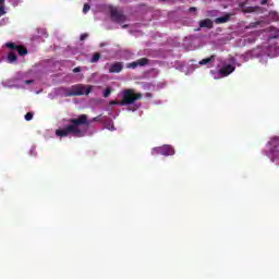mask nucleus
<instances>
[{"label":"nucleus","mask_w":279,"mask_h":279,"mask_svg":"<svg viewBox=\"0 0 279 279\" xmlns=\"http://www.w3.org/2000/svg\"><path fill=\"white\" fill-rule=\"evenodd\" d=\"M66 123H70L65 125L63 129H57L56 130V136H59L60 138H65L66 136H70L72 134L76 138H82L84 136V132L80 130V125H88V116L81 114L77 118L68 119Z\"/></svg>","instance_id":"obj_1"},{"label":"nucleus","mask_w":279,"mask_h":279,"mask_svg":"<svg viewBox=\"0 0 279 279\" xmlns=\"http://www.w3.org/2000/svg\"><path fill=\"white\" fill-rule=\"evenodd\" d=\"M253 58H278L279 56V47L276 45L266 46V47H257L252 50Z\"/></svg>","instance_id":"obj_2"},{"label":"nucleus","mask_w":279,"mask_h":279,"mask_svg":"<svg viewBox=\"0 0 279 279\" xmlns=\"http://www.w3.org/2000/svg\"><path fill=\"white\" fill-rule=\"evenodd\" d=\"M93 86L76 84L64 90V97H82V95H90Z\"/></svg>","instance_id":"obj_3"},{"label":"nucleus","mask_w":279,"mask_h":279,"mask_svg":"<svg viewBox=\"0 0 279 279\" xmlns=\"http://www.w3.org/2000/svg\"><path fill=\"white\" fill-rule=\"evenodd\" d=\"M140 99H143L142 93H135L134 89H124L121 106H132V104L138 101Z\"/></svg>","instance_id":"obj_4"},{"label":"nucleus","mask_w":279,"mask_h":279,"mask_svg":"<svg viewBox=\"0 0 279 279\" xmlns=\"http://www.w3.org/2000/svg\"><path fill=\"white\" fill-rule=\"evenodd\" d=\"M268 145L270 149L269 154L266 155L270 158L271 162H276V160H279V136L271 137Z\"/></svg>","instance_id":"obj_5"},{"label":"nucleus","mask_w":279,"mask_h":279,"mask_svg":"<svg viewBox=\"0 0 279 279\" xmlns=\"http://www.w3.org/2000/svg\"><path fill=\"white\" fill-rule=\"evenodd\" d=\"M160 154L161 156H174L175 149L171 145H163L160 147H155L151 150L153 156H158Z\"/></svg>","instance_id":"obj_6"},{"label":"nucleus","mask_w":279,"mask_h":279,"mask_svg":"<svg viewBox=\"0 0 279 279\" xmlns=\"http://www.w3.org/2000/svg\"><path fill=\"white\" fill-rule=\"evenodd\" d=\"M110 16L113 23H125V21H128V17L125 16V14H123V11L116 8L110 10Z\"/></svg>","instance_id":"obj_7"},{"label":"nucleus","mask_w":279,"mask_h":279,"mask_svg":"<svg viewBox=\"0 0 279 279\" xmlns=\"http://www.w3.org/2000/svg\"><path fill=\"white\" fill-rule=\"evenodd\" d=\"M7 48L14 50L19 53V56H27L28 51L27 48H25L24 46H17L14 43H7Z\"/></svg>","instance_id":"obj_8"},{"label":"nucleus","mask_w":279,"mask_h":279,"mask_svg":"<svg viewBox=\"0 0 279 279\" xmlns=\"http://www.w3.org/2000/svg\"><path fill=\"white\" fill-rule=\"evenodd\" d=\"M149 64V59L147 58H141L136 61H133L129 64V69H136L137 66H147Z\"/></svg>","instance_id":"obj_9"},{"label":"nucleus","mask_w":279,"mask_h":279,"mask_svg":"<svg viewBox=\"0 0 279 279\" xmlns=\"http://www.w3.org/2000/svg\"><path fill=\"white\" fill-rule=\"evenodd\" d=\"M235 69H236V68L233 66L232 64H227V65L222 66V68L218 71V73H219L220 75H222V77H228V75H230L231 73H234Z\"/></svg>","instance_id":"obj_10"},{"label":"nucleus","mask_w":279,"mask_h":279,"mask_svg":"<svg viewBox=\"0 0 279 279\" xmlns=\"http://www.w3.org/2000/svg\"><path fill=\"white\" fill-rule=\"evenodd\" d=\"M217 59V56L211 54L208 58L202 59L198 64H201V66H204L207 64L208 69H210V66H213V64H215V60Z\"/></svg>","instance_id":"obj_11"},{"label":"nucleus","mask_w":279,"mask_h":279,"mask_svg":"<svg viewBox=\"0 0 279 279\" xmlns=\"http://www.w3.org/2000/svg\"><path fill=\"white\" fill-rule=\"evenodd\" d=\"M121 71H123V63L121 62L111 63L109 66V73H121Z\"/></svg>","instance_id":"obj_12"},{"label":"nucleus","mask_w":279,"mask_h":279,"mask_svg":"<svg viewBox=\"0 0 279 279\" xmlns=\"http://www.w3.org/2000/svg\"><path fill=\"white\" fill-rule=\"evenodd\" d=\"M198 25L201 28L206 27L207 29H213V27H214L213 20H210V19H205V20L199 21Z\"/></svg>","instance_id":"obj_13"},{"label":"nucleus","mask_w":279,"mask_h":279,"mask_svg":"<svg viewBox=\"0 0 279 279\" xmlns=\"http://www.w3.org/2000/svg\"><path fill=\"white\" fill-rule=\"evenodd\" d=\"M228 21H230V15H225V16H220V17H217L216 20H215V23L217 24V25H221V24H223V23H228Z\"/></svg>","instance_id":"obj_14"},{"label":"nucleus","mask_w":279,"mask_h":279,"mask_svg":"<svg viewBox=\"0 0 279 279\" xmlns=\"http://www.w3.org/2000/svg\"><path fill=\"white\" fill-rule=\"evenodd\" d=\"M16 60H17L16 52H14V51L9 52L8 62L10 64H14V62H16Z\"/></svg>","instance_id":"obj_15"},{"label":"nucleus","mask_w":279,"mask_h":279,"mask_svg":"<svg viewBox=\"0 0 279 279\" xmlns=\"http://www.w3.org/2000/svg\"><path fill=\"white\" fill-rule=\"evenodd\" d=\"M100 59H101V53L96 52V53H94V56L92 57L90 62H92V64H95V63L99 62Z\"/></svg>","instance_id":"obj_16"},{"label":"nucleus","mask_w":279,"mask_h":279,"mask_svg":"<svg viewBox=\"0 0 279 279\" xmlns=\"http://www.w3.org/2000/svg\"><path fill=\"white\" fill-rule=\"evenodd\" d=\"M89 11H90V4L85 3L84 7H83V13L88 14Z\"/></svg>","instance_id":"obj_17"},{"label":"nucleus","mask_w":279,"mask_h":279,"mask_svg":"<svg viewBox=\"0 0 279 279\" xmlns=\"http://www.w3.org/2000/svg\"><path fill=\"white\" fill-rule=\"evenodd\" d=\"M110 93H112V89H110V87L106 88L104 90V97L107 98V97H110Z\"/></svg>","instance_id":"obj_18"},{"label":"nucleus","mask_w":279,"mask_h":279,"mask_svg":"<svg viewBox=\"0 0 279 279\" xmlns=\"http://www.w3.org/2000/svg\"><path fill=\"white\" fill-rule=\"evenodd\" d=\"M32 119H34V113L27 112V113L25 114V121H32Z\"/></svg>","instance_id":"obj_19"},{"label":"nucleus","mask_w":279,"mask_h":279,"mask_svg":"<svg viewBox=\"0 0 279 279\" xmlns=\"http://www.w3.org/2000/svg\"><path fill=\"white\" fill-rule=\"evenodd\" d=\"M109 106H121V100H110Z\"/></svg>","instance_id":"obj_20"},{"label":"nucleus","mask_w":279,"mask_h":279,"mask_svg":"<svg viewBox=\"0 0 279 279\" xmlns=\"http://www.w3.org/2000/svg\"><path fill=\"white\" fill-rule=\"evenodd\" d=\"M5 14V8L3 5L0 7V16Z\"/></svg>","instance_id":"obj_21"},{"label":"nucleus","mask_w":279,"mask_h":279,"mask_svg":"<svg viewBox=\"0 0 279 279\" xmlns=\"http://www.w3.org/2000/svg\"><path fill=\"white\" fill-rule=\"evenodd\" d=\"M244 13H251L254 12V8L250 7L248 9L243 10Z\"/></svg>","instance_id":"obj_22"},{"label":"nucleus","mask_w":279,"mask_h":279,"mask_svg":"<svg viewBox=\"0 0 279 279\" xmlns=\"http://www.w3.org/2000/svg\"><path fill=\"white\" fill-rule=\"evenodd\" d=\"M86 38H88V33L82 34L80 37L81 40H86Z\"/></svg>","instance_id":"obj_23"},{"label":"nucleus","mask_w":279,"mask_h":279,"mask_svg":"<svg viewBox=\"0 0 279 279\" xmlns=\"http://www.w3.org/2000/svg\"><path fill=\"white\" fill-rule=\"evenodd\" d=\"M82 71V68L77 66L73 69V73H80Z\"/></svg>","instance_id":"obj_24"},{"label":"nucleus","mask_w":279,"mask_h":279,"mask_svg":"<svg viewBox=\"0 0 279 279\" xmlns=\"http://www.w3.org/2000/svg\"><path fill=\"white\" fill-rule=\"evenodd\" d=\"M189 12H197V8L191 7V8L189 9Z\"/></svg>","instance_id":"obj_25"},{"label":"nucleus","mask_w":279,"mask_h":279,"mask_svg":"<svg viewBox=\"0 0 279 279\" xmlns=\"http://www.w3.org/2000/svg\"><path fill=\"white\" fill-rule=\"evenodd\" d=\"M25 84H27V85L34 84V81H33V80H26V81H25Z\"/></svg>","instance_id":"obj_26"},{"label":"nucleus","mask_w":279,"mask_h":279,"mask_svg":"<svg viewBox=\"0 0 279 279\" xmlns=\"http://www.w3.org/2000/svg\"><path fill=\"white\" fill-rule=\"evenodd\" d=\"M260 5H267V0H262Z\"/></svg>","instance_id":"obj_27"},{"label":"nucleus","mask_w":279,"mask_h":279,"mask_svg":"<svg viewBox=\"0 0 279 279\" xmlns=\"http://www.w3.org/2000/svg\"><path fill=\"white\" fill-rule=\"evenodd\" d=\"M5 3V0H0V5H3Z\"/></svg>","instance_id":"obj_28"},{"label":"nucleus","mask_w":279,"mask_h":279,"mask_svg":"<svg viewBox=\"0 0 279 279\" xmlns=\"http://www.w3.org/2000/svg\"><path fill=\"white\" fill-rule=\"evenodd\" d=\"M146 95H147V97H151V94H149V93H148V94H146Z\"/></svg>","instance_id":"obj_29"},{"label":"nucleus","mask_w":279,"mask_h":279,"mask_svg":"<svg viewBox=\"0 0 279 279\" xmlns=\"http://www.w3.org/2000/svg\"><path fill=\"white\" fill-rule=\"evenodd\" d=\"M122 27L125 28V27H128V25H123Z\"/></svg>","instance_id":"obj_30"},{"label":"nucleus","mask_w":279,"mask_h":279,"mask_svg":"<svg viewBox=\"0 0 279 279\" xmlns=\"http://www.w3.org/2000/svg\"><path fill=\"white\" fill-rule=\"evenodd\" d=\"M111 130H114V125L111 126Z\"/></svg>","instance_id":"obj_31"},{"label":"nucleus","mask_w":279,"mask_h":279,"mask_svg":"<svg viewBox=\"0 0 279 279\" xmlns=\"http://www.w3.org/2000/svg\"><path fill=\"white\" fill-rule=\"evenodd\" d=\"M98 118H95L94 121H97Z\"/></svg>","instance_id":"obj_32"}]
</instances>
